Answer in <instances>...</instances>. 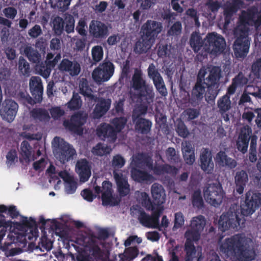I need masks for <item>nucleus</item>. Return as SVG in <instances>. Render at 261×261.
<instances>
[{"label": "nucleus", "mask_w": 261, "mask_h": 261, "mask_svg": "<svg viewBox=\"0 0 261 261\" xmlns=\"http://www.w3.org/2000/svg\"><path fill=\"white\" fill-rule=\"evenodd\" d=\"M162 23L148 20L142 27V36L153 42L158 34L162 31Z\"/></svg>", "instance_id": "nucleus-14"}, {"label": "nucleus", "mask_w": 261, "mask_h": 261, "mask_svg": "<svg viewBox=\"0 0 261 261\" xmlns=\"http://www.w3.org/2000/svg\"><path fill=\"white\" fill-rule=\"evenodd\" d=\"M205 225V219L204 216L199 215L194 217L191 221L190 229L186 232V237L192 238L193 241H198Z\"/></svg>", "instance_id": "nucleus-13"}, {"label": "nucleus", "mask_w": 261, "mask_h": 261, "mask_svg": "<svg viewBox=\"0 0 261 261\" xmlns=\"http://www.w3.org/2000/svg\"><path fill=\"white\" fill-rule=\"evenodd\" d=\"M248 181V175L247 172L242 170L237 171L234 176L236 190L237 193L242 194Z\"/></svg>", "instance_id": "nucleus-29"}, {"label": "nucleus", "mask_w": 261, "mask_h": 261, "mask_svg": "<svg viewBox=\"0 0 261 261\" xmlns=\"http://www.w3.org/2000/svg\"><path fill=\"white\" fill-rule=\"evenodd\" d=\"M166 155L170 163H178L179 159V155L176 154V150L174 148L169 147L166 151Z\"/></svg>", "instance_id": "nucleus-58"}, {"label": "nucleus", "mask_w": 261, "mask_h": 261, "mask_svg": "<svg viewBox=\"0 0 261 261\" xmlns=\"http://www.w3.org/2000/svg\"><path fill=\"white\" fill-rule=\"evenodd\" d=\"M24 53L29 60L31 62L35 64V65L42 61V57L40 53L31 46L27 45L24 48Z\"/></svg>", "instance_id": "nucleus-36"}, {"label": "nucleus", "mask_w": 261, "mask_h": 261, "mask_svg": "<svg viewBox=\"0 0 261 261\" xmlns=\"http://www.w3.org/2000/svg\"><path fill=\"white\" fill-rule=\"evenodd\" d=\"M216 161L219 165L227 167L230 169L234 168L237 166L236 161L228 157L226 153L223 151H220L216 154Z\"/></svg>", "instance_id": "nucleus-32"}, {"label": "nucleus", "mask_w": 261, "mask_h": 261, "mask_svg": "<svg viewBox=\"0 0 261 261\" xmlns=\"http://www.w3.org/2000/svg\"><path fill=\"white\" fill-rule=\"evenodd\" d=\"M147 70L148 76L152 81L162 76L153 63L149 64Z\"/></svg>", "instance_id": "nucleus-59"}, {"label": "nucleus", "mask_w": 261, "mask_h": 261, "mask_svg": "<svg viewBox=\"0 0 261 261\" xmlns=\"http://www.w3.org/2000/svg\"><path fill=\"white\" fill-rule=\"evenodd\" d=\"M18 98L20 102L24 105L28 104L32 106L36 103L34 100L26 91H21L18 94Z\"/></svg>", "instance_id": "nucleus-53"}, {"label": "nucleus", "mask_w": 261, "mask_h": 261, "mask_svg": "<svg viewBox=\"0 0 261 261\" xmlns=\"http://www.w3.org/2000/svg\"><path fill=\"white\" fill-rule=\"evenodd\" d=\"M41 27L39 24H35L32 28L28 30V35L32 39H36L42 34Z\"/></svg>", "instance_id": "nucleus-60"}, {"label": "nucleus", "mask_w": 261, "mask_h": 261, "mask_svg": "<svg viewBox=\"0 0 261 261\" xmlns=\"http://www.w3.org/2000/svg\"><path fill=\"white\" fill-rule=\"evenodd\" d=\"M143 166H146L148 168H151L152 167V160L146 153H138L133 157L130 166L131 167L141 168Z\"/></svg>", "instance_id": "nucleus-28"}, {"label": "nucleus", "mask_w": 261, "mask_h": 261, "mask_svg": "<svg viewBox=\"0 0 261 261\" xmlns=\"http://www.w3.org/2000/svg\"><path fill=\"white\" fill-rule=\"evenodd\" d=\"M82 105V100L81 96L77 93L73 92L72 98L67 102V106L71 110H76L81 108Z\"/></svg>", "instance_id": "nucleus-42"}, {"label": "nucleus", "mask_w": 261, "mask_h": 261, "mask_svg": "<svg viewBox=\"0 0 261 261\" xmlns=\"http://www.w3.org/2000/svg\"><path fill=\"white\" fill-rule=\"evenodd\" d=\"M176 131L180 137L184 138L187 137L189 134V132L187 126L182 121L178 122L176 128Z\"/></svg>", "instance_id": "nucleus-62"}, {"label": "nucleus", "mask_w": 261, "mask_h": 261, "mask_svg": "<svg viewBox=\"0 0 261 261\" xmlns=\"http://www.w3.org/2000/svg\"><path fill=\"white\" fill-rule=\"evenodd\" d=\"M203 195L208 203L217 207L222 203L224 193L221 184H211L204 189Z\"/></svg>", "instance_id": "nucleus-10"}, {"label": "nucleus", "mask_w": 261, "mask_h": 261, "mask_svg": "<svg viewBox=\"0 0 261 261\" xmlns=\"http://www.w3.org/2000/svg\"><path fill=\"white\" fill-rule=\"evenodd\" d=\"M117 191L121 197H124L130 192V186L128 183L127 177L121 172L114 170L113 171Z\"/></svg>", "instance_id": "nucleus-19"}, {"label": "nucleus", "mask_w": 261, "mask_h": 261, "mask_svg": "<svg viewBox=\"0 0 261 261\" xmlns=\"http://www.w3.org/2000/svg\"><path fill=\"white\" fill-rule=\"evenodd\" d=\"M182 152L184 159L187 164L192 165L195 162L194 149L189 142L182 143Z\"/></svg>", "instance_id": "nucleus-33"}, {"label": "nucleus", "mask_w": 261, "mask_h": 261, "mask_svg": "<svg viewBox=\"0 0 261 261\" xmlns=\"http://www.w3.org/2000/svg\"><path fill=\"white\" fill-rule=\"evenodd\" d=\"M190 44L195 53L198 52L203 46L204 47V40L196 33L192 34L190 39Z\"/></svg>", "instance_id": "nucleus-38"}, {"label": "nucleus", "mask_w": 261, "mask_h": 261, "mask_svg": "<svg viewBox=\"0 0 261 261\" xmlns=\"http://www.w3.org/2000/svg\"><path fill=\"white\" fill-rule=\"evenodd\" d=\"M220 251L227 257L240 261H251L255 256V251L250 248L241 234L225 239L220 246Z\"/></svg>", "instance_id": "nucleus-4"}, {"label": "nucleus", "mask_w": 261, "mask_h": 261, "mask_svg": "<svg viewBox=\"0 0 261 261\" xmlns=\"http://www.w3.org/2000/svg\"><path fill=\"white\" fill-rule=\"evenodd\" d=\"M91 52L93 60L95 62H98L101 60L103 56V51L101 46H94L92 47Z\"/></svg>", "instance_id": "nucleus-55"}, {"label": "nucleus", "mask_w": 261, "mask_h": 261, "mask_svg": "<svg viewBox=\"0 0 261 261\" xmlns=\"http://www.w3.org/2000/svg\"><path fill=\"white\" fill-rule=\"evenodd\" d=\"M153 83L158 92L163 96L167 95V90L162 76L152 81Z\"/></svg>", "instance_id": "nucleus-48"}, {"label": "nucleus", "mask_w": 261, "mask_h": 261, "mask_svg": "<svg viewBox=\"0 0 261 261\" xmlns=\"http://www.w3.org/2000/svg\"><path fill=\"white\" fill-rule=\"evenodd\" d=\"M115 67L110 61H104L92 73L93 80L96 82L108 81L113 75Z\"/></svg>", "instance_id": "nucleus-11"}, {"label": "nucleus", "mask_w": 261, "mask_h": 261, "mask_svg": "<svg viewBox=\"0 0 261 261\" xmlns=\"http://www.w3.org/2000/svg\"><path fill=\"white\" fill-rule=\"evenodd\" d=\"M94 101L96 103L92 112L93 117L94 119H99L109 110L112 101L109 98L97 97Z\"/></svg>", "instance_id": "nucleus-20"}, {"label": "nucleus", "mask_w": 261, "mask_h": 261, "mask_svg": "<svg viewBox=\"0 0 261 261\" xmlns=\"http://www.w3.org/2000/svg\"><path fill=\"white\" fill-rule=\"evenodd\" d=\"M34 150L30 145L28 141H23L20 145L19 161L20 162H25L29 163L31 161H34L36 159L34 154Z\"/></svg>", "instance_id": "nucleus-25"}, {"label": "nucleus", "mask_w": 261, "mask_h": 261, "mask_svg": "<svg viewBox=\"0 0 261 261\" xmlns=\"http://www.w3.org/2000/svg\"><path fill=\"white\" fill-rule=\"evenodd\" d=\"M149 169L153 170L154 174L156 175H161L164 173L175 175L178 171L176 167L168 164L155 165L153 166V164H152V167Z\"/></svg>", "instance_id": "nucleus-34"}, {"label": "nucleus", "mask_w": 261, "mask_h": 261, "mask_svg": "<svg viewBox=\"0 0 261 261\" xmlns=\"http://www.w3.org/2000/svg\"><path fill=\"white\" fill-rule=\"evenodd\" d=\"M226 42L223 37L216 32L209 33L204 39V49L207 53L217 56L225 49Z\"/></svg>", "instance_id": "nucleus-8"}, {"label": "nucleus", "mask_w": 261, "mask_h": 261, "mask_svg": "<svg viewBox=\"0 0 261 261\" xmlns=\"http://www.w3.org/2000/svg\"><path fill=\"white\" fill-rule=\"evenodd\" d=\"M152 43V41L142 35L141 38L136 42L134 51L138 54L146 53L151 48Z\"/></svg>", "instance_id": "nucleus-35"}, {"label": "nucleus", "mask_w": 261, "mask_h": 261, "mask_svg": "<svg viewBox=\"0 0 261 261\" xmlns=\"http://www.w3.org/2000/svg\"><path fill=\"white\" fill-rule=\"evenodd\" d=\"M30 92L36 103H40L43 99V87L39 76H32L29 82Z\"/></svg>", "instance_id": "nucleus-17"}, {"label": "nucleus", "mask_w": 261, "mask_h": 261, "mask_svg": "<svg viewBox=\"0 0 261 261\" xmlns=\"http://www.w3.org/2000/svg\"><path fill=\"white\" fill-rule=\"evenodd\" d=\"M182 25L179 21L175 22L168 31V34L170 36H177L181 32Z\"/></svg>", "instance_id": "nucleus-63"}, {"label": "nucleus", "mask_w": 261, "mask_h": 261, "mask_svg": "<svg viewBox=\"0 0 261 261\" xmlns=\"http://www.w3.org/2000/svg\"><path fill=\"white\" fill-rule=\"evenodd\" d=\"M21 219L20 220V225L25 228L30 229H34L35 233H38L37 224L35 219L32 217H30L28 219L27 217L21 216Z\"/></svg>", "instance_id": "nucleus-44"}, {"label": "nucleus", "mask_w": 261, "mask_h": 261, "mask_svg": "<svg viewBox=\"0 0 261 261\" xmlns=\"http://www.w3.org/2000/svg\"><path fill=\"white\" fill-rule=\"evenodd\" d=\"M75 171L79 174L80 180L87 181L91 176V166L86 159H82L77 161L75 165Z\"/></svg>", "instance_id": "nucleus-22"}, {"label": "nucleus", "mask_w": 261, "mask_h": 261, "mask_svg": "<svg viewBox=\"0 0 261 261\" xmlns=\"http://www.w3.org/2000/svg\"><path fill=\"white\" fill-rule=\"evenodd\" d=\"M217 105L220 113L223 115L231 108L230 97L224 95L218 100Z\"/></svg>", "instance_id": "nucleus-40"}, {"label": "nucleus", "mask_w": 261, "mask_h": 261, "mask_svg": "<svg viewBox=\"0 0 261 261\" xmlns=\"http://www.w3.org/2000/svg\"><path fill=\"white\" fill-rule=\"evenodd\" d=\"M111 123L114 126V128L116 132V135L120 133L125 127L127 119L124 117H116L113 119Z\"/></svg>", "instance_id": "nucleus-45"}, {"label": "nucleus", "mask_w": 261, "mask_h": 261, "mask_svg": "<svg viewBox=\"0 0 261 261\" xmlns=\"http://www.w3.org/2000/svg\"><path fill=\"white\" fill-rule=\"evenodd\" d=\"M18 106L13 100L6 99L0 109V114L8 122H12L15 118Z\"/></svg>", "instance_id": "nucleus-15"}, {"label": "nucleus", "mask_w": 261, "mask_h": 261, "mask_svg": "<svg viewBox=\"0 0 261 261\" xmlns=\"http://www.w3.org/2000/svg\"><path fill=\"white\" fill-rule=\"evenodd\" d=\"M80 93L89 102L96 101L97 98V97L92 93V90L87 82H83L80 85Z\"/></svg>", "instance_id": "nucleus-39"}, {"label": "nucleus", "mask_w": 261, "mask_h": 261, "mask_svg": "<svg viewBox=\"0 0 261 261\" xmlns=\"http://www.w3.org/2000/svg\"><path fill=\"white\" fill-rule=\"evenodd\" d=\"M53 144L54 155L62 164L72 160L76 155V151L72 146L59 137L54 138Z\"/></svg>", "instance_id": "nucleus-6"}, {"label": "nucleus", "mask_w": 261, "mask_h": 261, "mask_svg": "<svg viewBox=\"0 0 261 261\" xmlns=\"http://www.w3.org/2000/svg\"><path fill=\"white\" fill-rule=\"evenodd\" d=\"M101 199L103 205L114 206L119 203V201L113 197L112 192H102Z\"/></svg>", "instance_id": "nucleus-47"}, {"label": "nucleus", "mask_w": 261, "mask_h": 261, "mask_svg": "<svg viewBox=\"0 0 261 261\" xmlns=\"http://www.w3.org/2000/svg\"><path fill=\"white\" fill-rule=\"evenodd\" d=\"M130 96L140 105L136 109L138 112L145 115L149 106L153 102L154 93L152 85L148 84L143 77L141 70L136 69L130 82Z\"/></svg>", "instance_id": "nucleus-3"}, {"label": "nucleus", "mask_w": 261, "mask_h": 261, "mask_svg": "<svg viewBox=\"0 0 261 261\" xmlns=\"http://www.w3.org/2000/svg\"><path fill=\"white\" fill-rule=\"evenodd\" d=\"M89 252L95 259H100L103 257V251L97 244L94 243L90 245Z\"/></svg>", "instance_id": "nucleus-52"}, {"label": "nucleus", "mask_w": 261, "mask_h": 261, "mask_svg": "<svg viewBox=\"0 0 261 261\" xmlns=\"http://www.w3.org/2000/svg\"><path fill=\"white\" fill-rule=\"evenodd\" d=\"M61 71L68 72L71 76L77 75L81 71L80 64L76 61L72 62L68 59H63L59 65Z\"/></svg>", "instance_id": "nucleus-26"}, {"label": "nucleus", "mask_w": 261, "mask_h": 261, "mask_svg": "<svg viewBox=\"0 0 261 261\" xmlns=\"http://www.w3.org/2000/svg\"><path fill=\"white\" fill-rule=\"evenodd\" d=\"M251 72L255 79L261 81V58L257 59L251 65Z\"/></svg>", "instance_id": "nucleus-54"}, {"label": "nucleus", "mask_w": 261, "mask_h": 261, "mask_svg": "<svg viewBox=\"0 0 261 261\" xmlns=\"http://www.w3.org/2000/svg\"><path fill=\"white\" fill-rule=\"evenodd\" d=\"M192 203L194 207L202 208L204 205L201 191L199 190L194 192L192 195Z\"/></svg>", "instance_id": "nucleus-49"}, {"label": "nucleus", "mask_w": 261, "mask_h": 261, "mask_svg": "<svg viewBox=\"0 0 261 261\" xmlns=\"http://www.w3.org/2000/svg\"><path fill=\"white\" fill-rule=\"evenodd\" d=\"M89 32L92 38L95 40L106 39L109 34L108 26L103 22L97 20H92L90 22Z\"/></svg>", "instance_id": "nucleus-12"}, {"label": "nucleus", "mask_w": 261, "mask_h": 261, "mask_svg": "<svg viewBox=\"0 0 261 261\" xmlns=\"http://www.w3.org/2000/svg\"><path fill=\"white\" fill-rule=\"evenodd\" d=\"M154 206H160L165 202L166 194L162 185L154 183L151 187Z\"/></svg>", "instance_id": "nucleus-24"}, {"label": "nucleus", "mask_w": 261, "mask_h": 261, "mask_svg": "<svg viewBox=\"0 0 261 261\" xmlns=\"http://www.w3.org/2000/svg\"><path fill=\"white\" fill-rule=\"evenodd\" d=\"M206 69L204 67L201 68L197 74L196 81L191 91V95L188 92L185 91L187 93V96L183 98L184 101L188 102L193 107H196L199 105L203 98L205 91V87L204 86L205 82V76L206 74Z\"/></svg>", "instance_id": "nucleus-5"}, {"label": "nucleus", "mask_w": 261, "mask_h": 261, "mask_svg": "<svg viewBox=\"0 0 261 261\" xmlns=\"http://www.w3.org/2000/svg\"><path fill=\"white\" fill-rule=\"evenodd\" d=\"M92 152L93 154L97 156H103L110 153V150L107 146L99 143L94 146L92 149Z\"/></svg>", "instance_id": "nucleus-51"}, {"label": "nucleus", "mask_w": 261, "mask_h": 261, "mask_svg": "<svg viewBox=\"0 0 261 261\" xmlns=\"http://www.w3.org/2000/svg\"><path fill=\"white\" fill-rule=\"evenodd\" d=\"M239 21L240 23L233 31L236 40L233 49L236 58H244L248 53L250 46L248 25L258 27L261 25V14L256 8H251L242 12Z\"/></svg>", "instance_id": "nucleus-2"}, {"label": "nucleus", "mask_w": 261, "mask_h": 261, "mask_svg": "<svg viewBox=\"0 0 261 261\" xmlns=\"http://www.w3.org/2000/svg\"><path fill=\"white\" fill-rule=\"evenodd\" d=\"M138 219L144 226L148 228H155L151 218V216L143 211H140Z\"/></svg>", "instance_id": "nucleus-43"}, {"label": "nucleus", "mask_w": 261, "mask_h": 261, "mask_svg": "<svg viewBox=\"0 0 261 261\" xmlns=\"http://www.w3.org/2000/svg\"><path fill=\"white\" fill-rule=\"evenodd\" d=\"M87 25L86 21L83 19H81L79 20L75 27V30L81 36L86 37L87 35Z\"/></svg>", "instance_id": "nucleus-61"}, {"label": "nucleus", "mask_w": 261, "mask_h": 261, "mask_svg": "<svg viewBox=\"0 0 261 261\" xmlns=\"http://www.w3.org/2000/svg\"><path fill=\"white\" fill-rule=\"evenodd\" d=\"M200 161L201 169L207 174H211L214 170V164L212 153L208 149H204L202 151Z\"/></svg>", "instance_id": "nucleus-23"}, {"label": "nucleus", "mask_w": 261, "mask_h": 261, "mask_svg": "<svg viewBox=\"0 0 261 261\" xmlns=\"http://www.w3.org/2000/svg\"><path fill=\"white\" fill-rule=\"evenodd\" d=\"M252 136V129L248 126H244L241 129L237 141V146L238 149L242 153L244 154L247 152Z\"/></svg>", "instance_id": "nucleus-18"}, {"label": "nucleus", "mask_w": 261, "mask_h": 261, "mask_svg": "<svg viewBox=\"0 0 261 261\" xmlns=\"http://www.w3.org/2000/svg\"><path fill=\"white\" fill-rule=\"evenodd\" d=\"M88 115L82 111L74 113L71 116L70 119L65 120L63 122V125L69 131L81 135L83 133V126L87 121Z\"/></svg>", "instance_id": "nucleus-9"}, {"label": "nucleus", "mask_w": 261, "mask_h": 261, "mask_svg": "<svg viewBox=\"0 0 261 261\" xmlns=\"http://www.w3.org/2000/svg\"><path fill=\"white\" fill-rule=\"evenodd\" d=\"M35 69L39 74L44 79L49 77L51 71L46 63V61L43 62L42 60L35 65Z\"/></svg>", "instance_id": "nucleus-41"}, {"label": "nucleus", "mask_w": 261, "mask_h": 261, "mask_svg": "<svg viewBox=\"0 0 261 261\" xmlns=\"http://www.w3.org/2000/svg\"><path fill=\"white\" fill-rule=\"evenodd\" d=\"M232 81L238 87L242 88L247 84L248 79L242 72H240Z\"/></svg>", "instance_id": "nucleus-57"}, {"label": "nucleus", "mask_w": 261, "mask_h": 261, "mask_svg": "<svg viewBox=\"0 0 261 261\" xmlns=\"http://www.w3.org/2000/svg\"><path fill=\"white\" fill-rule=\"evenodd\" d=\"M97 136L102 140H107L110 143L116 141L117 135L114 127L110 124L102 123L96 129Z\"/></svg>", "instance_id": "nucleus-16"}, {"label": "nucleus", "mask_w": 261, "mask_h": 261, "mask_svg": "<svg viewBox=\"0 0 261 261\" xmlns=\"http://www.w3.org/2000/svg\"><path fill=\"white\" fill-rule=\"evenodd\" d=\"M30 113L35 120L40 122H47L50 118L48 111L43 108H34Z\"/></svg>", "instance_id": "nucleus-37"}, {"label": "nucleus", "mask_w": 261, "mask_h": 261, "mask_svg": "<svg viewBox=\"0 0 261 261\" xmlns=\"http://www.w3.org/2000/svg\"><path fill=\"white\" fill-rule=\"evenodd\" d=\"M141 203L148 210L153 211L155 209L153 202L150 200L148 195L145 192L141 193Z\"/></svg>", "instance_id": "nucleus-56"}, {"label": "nucleus", "mask_w": 261, "mask_h": 261, "mask_svg": "<svg viewBox=\"0 0 261 261\" xmlns=\"http://www.w3.org/2000/svg\"><path fill=\"white\" fill-rule=\"evenodd\" d=\"M135 124V128L136 131L142 135H147L151 130L152 125V122L147 119H140L139 120L133 122Z\"/></svg>", "instance_id": "nucleus-31"}, {"label": "nucleus", "mask_w": 261, "mask_h": 261, "mask_svg": "<svg viewBox=\"0 0 261 261\" xmlns=\"http://www.w3.org/2000/svg\"><path fill=\"white\" fill-rule=\"evenodd\" d=\"M242 4V0H232L231 3H227L225 5L223 11L225 27L230 23L233 15L237 13Z\"/></svg>", "instance_id": "nucleus-21"}, {"label": "nucleus", "mask_w": 261, "mask_h": 261, "mask_svg": "<svg viewBox=\"0 0 261 261\" xmlns=\"http://www.w3.org/2000/svg\"><path fill=\"white\" fill-rule=\"evenodd\" d=\"M18 70L23 75H29L30 72L29 63L22 56H20L18 60Z\"/></svg>", "instance_id": "nucleus-50"}, {"label": "nucleus", "mask_w": 261, "mask_h": 261, "mask_svg": "<svg viewBox=\"0 0 261 261\" xmlns=\"http://www.w3.org/2000/svg\"><path fill=\"white\" fill-rule=\"evenodd\" d=\"M53 30L56 35H61L64 31V21L61 17L57 16L53 21Z\"/></svg>", "instance_id": "nucleus-46"}, {"label": "nucleus", "mask_w": 261, "mask_h": 261, "mask_svg": "<svg viewBox=\"0 0 261 261\" xmlns=\"http://www.w3.org/2000/svg\"><path fill=\"white\" fill-rule=\"evenodd\" d=\"M221 77V70L219 66H213L209 70L208 76L205 79L204 84L207 88L206 97L210 100H214L220 91V80Z\"/></svg>", "instance_id": "nucleus-7"}, {"label": "nucleus", "mask_w": 261, "mask_h": 261, "mask_svg": "<svg viewBox=\"0 0 261 261\" xmlns=\"http://www.w3.org/2000/svg\"><path fill=\"white\" fill-rule=\"evenodd\" d=\"M261 205V193L249 190L245 194V199L239 209L233 210L230 207L223 214L219 220L220 229L223 232L230 229L238 230L245 227L244 216H248L255 212Z\"/></svg>", "instance_id": "nucleus-1"}, {"label": "nucleus", "mask_w": 261, "mask_h": 261, "mask_svg": "<svg viewBox=\"0 0 261 261\" xmlns=\"http://www.w3.org/2000/svg\"><path fill=\"white\" fill-rule=\"evenodd\" d=\"M135 167H131L130 173L132 178L135 181L138 182L144 181H152L153 176L145 171H142Z\"/></svg>", "instance_id": "nucleus-30"}, {"label": "nucleus", "mask_w": 261, "mask_h": 261, "mask_svg": "<svg viewBox=\"0 0 261 261\" xmlns=\"http://www.w3.org/2000/svg\"><path fill=\"white\" fill-rule=\"evenodd\" d=\"M185 251L186 253L185 261H200L202 253L196 251L193 242L189 238L185 243Z\"/></svg>", "instance_id": "nucleus-27"}, {"label": "nucleus", "mask_w": 261, "mask_h": 261, "mask_svg": "<svg viewBox=\"0 0 261 261\" xmlns=\"http://www.w3.org/2000/svg\"><path fill=\"white\" fill-rule=\"evenodd\" d=\"M138 254V249L136 247H128L125 250L124 256L128 261H130L136 257Z\"/></svg>", "instance_id": "nucleus-64"}]
</instances>
